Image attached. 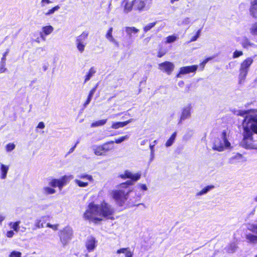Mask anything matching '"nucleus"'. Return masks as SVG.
Returning <instances> with one entry per match:
<instances>
[{
  "instance_id": "obj_64",
  "label": "nucleus",
  "mask_w": 257,
  "mask_h": 257,
  "mask_svg": "<svg viewBox=\"0 0 257 257\" xmlns=\"http://www.w3.org/2000/svg\"><path fill=\"white\" fill-rule=\"evenodd\" d=\"M190 22V19L189 18H186L185 19L183 23H185V24H188Z\"/></svg>"
},
{
  "instance_id": "obj_48",
  "label": "nucleus",
  "mask_w": 257,
  "mask_h": 257,
  "mask_svg": "<svg viewBox=\"0 0 257 257\" xmlns=\"http://www.w3.org/2000/svg\"><path fill=\"white\" fill-rule=\"evenodd\" d=\"M35 226L38 228H43L44 225L41 219H37L35 222Z\"/></svg>"
},
{
  "instance_id": "obj_52",
  "label": "nucleus",
  "mask_w": 257,
  "mask_h": 257,
  "mask_svg": "<svg viewBox=\"0 0 257 257\" xmlns=\"http://www.w3.org/2000/svg\"><path fill=\"white\" fill-rule=\"evenodd\" d=\"M9 53V50H7V51L4 54L2 58L1 63L3 64V65H5V62L6 60V56Z\"/></svg>"
},
{
  "instance_id": "obj_45",
  "label": "nucleus",
  "mask_w": 257,
  "mask_h": 257,
  "mask_svg": "<svg viewBox=\"0 0 257 257\" xmlns=\"http://www.w3.org/2000/svg\"><path fill=\"white\" fill-rule=\"evenodd\" d=\"M15 145L14 143H9L6 147L7 152H11L15 148Z\"/></svg>"
},
{
  "instance_id": "obj_31",
  "label": "nucleus",
  "mask_w": 257,
  "mask_h": 257,
  "mask_svg": "<svg viewBox=\"0 0 257 257\" xmlns=\"http://www.w3.org/2000/svg\"><path fill=\"white\" fill-rule=\"evenodd\" d=\"M43 191L46 195L53 194L55 193L56 190L49 187H45L43 188Z\"/></svg>"
},
{
  "instance_id": "obj_7",
  "label": "nucleus",
  "mask_w": 257,
  "mask_h": 257,
  "mask_svg": "<svg viewBox=\"0 0 257 257\" xmlns=\"http://www.w3.org/2000/svg\"><path fill=\"white\" fill-rule=\"evenodd\" d=\"M88 36V33L85 31L76 38L75 45L77 50L80 53H82L84 51L85 46L87 44L86 41Z\"/></svg>"
},
{
  "instance_id": "obj_21",
  "label": "nucleus",
  "mask_w": 257,
  "mask_h": 257,
  "mask_svg": "<svg viewBox=\"0 0 257 257\" xmlns=\"http://www.w3.org/2000/svg\"><path fill=\"white\" fill-rule=\"evenodd\" d=\"M214 188V186L213 185H209L205 187L204 188H203L201 191L198 192L196 194V196H200L206 194L210 190Z\"/></svg>"
},
{
  "instance_id": "obj_20",
  "label": "nucleus",
  "mask_w": 257,
  "mask_h": 257,
  "mask_svg": "<svg viewBox=\"0 0 257 257\" xmlns=\"http://www.w3.org/2000/svg\"><path fill=\"white\" fill-rule=\"evenodd\" d=\"M117 254L124 253L125 257H133V253L128 248H121L116 251Z\"/></svg>"
},
{
  "instance_id": "obj_26",
  "label": "nucleus",
  "mask_w": 257,
  "mask_h": 257,
  "mask_svg": "<svg viewBox=\"0 0 257 257\" xmlns=\"http://www.w3.org/2000/svg\"><path fill=\"white\" fill-rule=\"evenodd\" d=\"M176 135H177V133L176 132H174L172 135V136H171V137L169 138V139L166 142V144H165V146L167 147H170L172 145V144L174 143L175 140V138H176Z\"/></svg>"
},
{
  "instance_id": "obj_59",
  "label": "nucleus",
  "mask_w": 257,
  "mask_h": 257,
  "mask_svg": "<svg viewBox=\"0 0 257 257\" xmlns=\"http://www.w3.org/2000/svg\"><path fill=\"white\" fill-rule=\"evenodd\" d=\"M78 143V142H77L76 143V144L74 145V147H72V148L69 150V152H68V154H70V153H72V152L74 151V149H75V147H76V145H77V144Z\"/></svg>"
},
{
  "instance_id": "obj_47",
  "label": "nucleus",
  "mask_w": 257,
  "mask_h": 257,
  "mask_svg": "<svg viewBox=\"0 0 257 257\" xmlns=\"http://www.w3.org/2000/svg\"><path fill=\"white\" fill-rule=\"evenodd\" d=\"M248 229L250 231H251L254 233H257V224L250 225L248 226Z\"/></svg>"
},
{
  "instance_id": "obj_23",
  "label": "nucleus",
  "mask_w": 257,
  "mask_h": 257,
  "mask_svg": "<svg viewBox=\"0 0 257 257\" xmlns=\"http://www.w3.org/2000/svg\"><path fill=\"white\" fill-rule=\"evenodd\" d=\"M107 122V119H101L95 122H92L91 124V127H95L104 125Z\"/></svg>"
},
{
  "instance_id": "obj_46",
  "label": "nucleus",
  "mask_w": 257,
  "mask_h": 257,
  "mask_svg": "<svg viewBox=\"0 0 257 257\" xmlns=\"http://www.w3.org/2000/svg\"><path fill=\"white\" fill-rule=\"evenodd\" d=\"M110 42L112 43L114 46H115L117 48H118L119 47V43L118 41H117L114 37L111 38V39H109L108 40Z\"/></svg>"
},
{
  "instance_id": "obj_11",
  "label": "nucleus",
  "mask_w": 257,
  "mask_h": 257,
  "mask_svg": "<svg viewBox=\"0 0 257 257\" xmlns=\"http://www.w3.org/2000/svg\"><path fill=\"white\" fill-rule=\"evenodd\" d=\"M134 10L139 11H143L148 10L150 7L147 5V0H134Z\"/></svg>"
},
{
  "instance_id": "obj_60",
  "label": "nucleus",
  "mask_w": 257,
  "mask_h": 257,
  "mask_svg": "<svg viewBox=\"0 0 257 257\" xmlns=\"http://www.w3.org/2000/svg\"><path fill=\"white\" fill-rule=\"evenodd\" d=\"M40 37L42 38V39L43 41H45V40H46L45 36L46 35H45V34L42 32H40Z\"/></svg>"
},
{
  "instance_id": "obj_29",
  "label": "nucleus",
  "mask_w": 257,
  "mask_h": 257,
  "mask_svg": "<svg viewBox=\"0 0 257 257\" xmlns=\"http://www.w3.org/2000/svg\"><path fill=\"white\" fill-rule=\"evenodd\" d=\"M246 238L249 242L253 243H257V236L249 233L246 235Z\"/></svg>"
},
{
  "instance_id": "obj_38",
  "label": "nucleus",
  "mask_w": 257,
  "mask_h": 257,
  "mask_svg": "<svg viewBox=\"0 0 257 257\" xmlns=\"http://www.w3.org/2000/svg\"><path fill=\"white\" fill-rule=\"evenodd\" d=\"M177 39V37L176 35H173L169 36L166 38V43H171L175 42Z\"/></svg>"
},
{
  "instance_id": "obj_37",
  "label": "nucleus",
  "mask_w": 257,
  "mask_h": 257,
  "mask_svg": "<svg viewBox=\"0 0 257 257\" xmlns=\"http://www.w3.org/2000/svg\"><path fill=\"white\" fill-rule=\"evenodd\" d=\"M74 181L75 183L80 187H85L88 185L87 182H83L78 179H75Z\"/></svg>"
},
{
  "instance_id": "obj_2",
  "label": "nucleus",
  "mask_w": 257,
  "mask_h": 257,
  "mask_svg": "<svg viewBox=\"0 0 257 257\" xmlns=\"http://www.w3.org/2000/svg\"><path fill=\"white\" fill-rule=\"evenodd\" d=\"M114 209L110 205L103 203L100 205L90 203L83 214V217L86 220H89L94 222L101 221L103 218H111Z\"/></svg>"
},
{
  "instance_id": "obj_22",
  "label": "nucleus",
  "mask_w": 257,
  "mask_h": 257,
  "mask_svg": "<svg viewBox=\"0 0 257 257\" xmlns=\"http://www.w3.org/2000/svg\"><path fill=\"white\" fill-rule=\"evenodd\" d=\"M133 7L134 8L133 1L132 2H126L125 5L124 6V13H127L131 12L132 10Z\"/></svg>"
},
{
  "instance_id": "obj_17",
  "label": "nucleus",
  "mask_w": 257,
  "mask_h": 257,
  "mask_svg": "<svg viewBox=\"0 0 257 257\" xmlns=\"http://www.w3.org/2000/svg\"><path fill=\"white\" fill-rule=\"evenodd\" d=\"M9 170V165H4V164L1 163L0 178L1 179L4 180L7 178V174H8Z\"/></svg>"
},
{
  "instance_id": "obj_62",
  "label": "nucleus",
  "mask_w": 257,
  "mask_h": 257,
  "mask_svg": "<svg viewBox=\"0 0 257 257\" xmlns=\"http://www.w3.org/2000/svg\"><path fill=\"white\" fill-rule=\"evenodd\" d=\"M154 158V152H151V158L150 159V162H151Z\"/></svg>"
},
{
  "instance_id": "obj_16",
  "label": "nucleus",
  "mask_w": 257,
  "mask_h": 257,
  "mask_svg": "<svg viewBox=\"0 0 257 257\" xmlns=\"http://www.w3.org/2000/svg\"><path fill=\"white\" fill-rule=\"evenodd\" d=\"M133 119H130L123 122H112L111 127L113 129H118L120 127H123L126 125L127 124L133 121Z\"/></svg>"
},
{
  "instance_id": "obj_33",
  "label": "nucleus",
  "mask_w": 257,
  "mask_h": 257,
  "mask_svg": "<svg viewBox=\"0 0 257 257\" xmlns=\"http://www.w3.org/2000/svg\"><path fill=\"white\" fill-rule=\"evenodd\" d=\"M20 221H18L15 222H11L9 224V225L11 226L12 228H13L15 231L18 232L19 230V225L20 224Z\"/></svg>"
},
{
  "instance_id": "obj_19",
  "label": "nucleus",
  "mask_w": 257,
  "mask_h": 257,
  "mask_svg": "<svg viewBox=\"0 0 257 257\" xmlns=\"http://www.w3.org/2000/svg\"><path fill=\"white\" fill-rule=\"evenodd\" d=\"M125 32L129 38L133 36V34H136L139 32V30L134 27H125Z\"/></svg>"
},
{
  "instance_id": "obj_44",
  "label": "nucleus",
  "mask_w": 257,
  "mask_h": 257,
  "mask_svg": "<svg viewBox=\"0 0 257 257\" xmlns=\"http://www.w3.org/2000/svg\"><path fill=\"white\" fill-rule=\"evenodd\" d=\"M128 138H129L128 136L126 135V136L121 137L119 139H115V140L114 142L116 143V144H120L121 142L124 141L125 140H127Z\"/></svg>"
},
{
  "instance_id": "obj_24",
  "label": "nucleus",
  "mask_w": 257,
  "mask_h": 257,
  "mask_svg": "<svg viewBox=\"0 0 257 257\" xmlns=\"http://www.w3.org/2000/svg\"><path fill=\"white\" fill-rule=\"evenodd\" d=\"M242 156L240 154H236L229 159L231 163H234L237 162H240L242 159Z\"/></svg>"
},
{
  "instance_id": "obj_30",
  "label": "nucleus",
  "mask_w": 257,
  "mask_h": 257,
  "mask_svg": "<svg viewBox=\"0 0 257 257\" xmlns=\"http://www.w3.org/2000/svg\"><path fill=\"white\" fill-rule=\"evenodd\" d=\"M242 46L244 48H248L249 46L254 47L255 45L251 43L247 39L245 38L241 43Z\"/></svg>"
},
{
  "instance_id": "obj_12",
  "label": "nucleus",
  "mask_w": 257,
  "mask_h": 257,
  "mask_svg": "<svg viewBox=\"0 0 257 257\" xmlns=\"http://www.w3.org/2000/svg\"><path fill=\"white\" fill-rule=\"evenodd\" d=\"M141 174L140 173L133 174L132 172L128 170L124 171L123 174H120L119 177L122 179L130 178L132 181H137L141 178Z\"/></svg>"
},
{
  "instance_id": "obj_27",
  "label": "nucleus",
  "mask_w": 257,
  "mask_h": 257,
  "mask_svg": "<svg viewBox=\"0 0 257 257\" xmlns=\"http://www.w3.org/2000/svg\"><path fill=\"white\" fill-rule=\"evenodd\" d=\"M96 71L93 67H91L88 71L87 74L85 76L84 82L88 81L95 73Z\"/></svg>"
},
{
  "instance_id": "obj_18",
  "label": "nucleus",
  "mask_w": 257,
  "mask_h": 257,
  "mask_svg": "<svg viewBox=\"0 0 257 257\" xmlns=\"http://www.w3.org/2000/svg\"><path fill=\"white\" fill-rule=\"evenodd\" d=\"M250 13L251 15L256 18V14L257 13V0H251L250 1Z\"/></svg>"
},
{
  "instance_id": "obj_49",
  "label": "nucleus",
  "mask_w": 257,
  "mask_h": 257,
  "mask_svg": "<svg viewBox=\"0 0 257 257\" xmlns=\"http://www.w3.org/2000/svg\"><path fill=\"white\" fill-rule=\"evenodd\" d=\"M46 226L47 227L52 228L53 230H57L58 229L59 224H56L52 225V224H50V223H48L46 225Z\"/></svg>"
},
{
  "instance_id": "obj_53",
  "label": "nucleus",
  "mask_w": 257,
  "mask_h": 257,
  "mask_svg": "<svg viewBox=\"0 0 257 257\" xmlns=\"http://www.w3.org/2000/svg\"><path fill=\"white\" fill-rule=\"evenodd\" d=\"M14 235V232L13 230H10L7 233V236L8 237L11 238Z\"/></svg>"
},
{
  "instance_id": "obj_28",
  "label": "nucleus",
  "mask_w": 257,
  "mask_h": 257,
  "mask_svg": "<svg viewBox=\"0 0 257 257\" xmlns=\"http://www.w3.org/2000/svg\"><path fill=\"white\" fill-rule=\"evenodd\" d=\"M96 87L93 88L90 91L87 99L84 104V106L85 107H86L90 103V102L92 99V97L96 91Z\"/></svg>"
},
{
  "instance_id": "obj_6",
  "label": "nucleus",
  "mask_w": 257,
  "mask_h": 257,
  "mask_svg": "<svg viewBox=\"0 0 257 257\" xmlns=\"http://www.w3.org/2000/svg\"><path fill=\"white\" fill-rule=\"evenodd\" d=\"M73 236V230L69 226H66L62 230L60 231L59 236L60 241L63 246L67 245L71 240Z\"/></svg>"
},
{
  "instance_id": "obj_5",
  "label": "nucleus",
  "mask_w": 257,
  "mask_h": 257,
  "mask_svg": "<svg viewBox=\"0 0 257 257\" xmlns=\"http://www.w3.org/2000/svg\"><path fill=\"white\" fill-rule=\"evenodd\" d=\"M253 59L248 57L245 59L241 64L239 68V74L238 76L239 82L241 83L244 81L249 71V67L253 63Z\"/></svg>"
},
{
  "instance_id": "obj_54",
  "label": "nucleus",
  "mask_w": 257,
  "mask_h": 257,
  "mask_svg": "<svg viewBox=\"0 0 257 257\" xmlns=\"http://www.w3.org/2000/svg\"><path fill=\"white\" fill-rule=\"evenodd\" d=\"M140 188L144 191L147 190L148 188L145 184H140L139 185Z\"/></svg>"
},
{
  "instance_id": "obj_4",
  "label": "nucleus",
  "mask_w": 257,
  "mask_h": 257,
  "mask_svg": "<svg viewBox=\"0 0 257 257\" xmlns=\"http://www.w3.org/2000/svg\"><path fill=\"white\" fill-rule=\"evenodd\" d=\"M229 131L227 129L223 130L219 137L216 138L213 144L212 149L218 152H222L231 148V144L228 141Z\"/></svg>"
},
{
  "instance_id": "obj_57",
  "label": "nucleus",
  "mask_w": 257,
  "mask_h": 257,
  "mask_svg": "<svg viewBox=\"0 0 257 257\" xmlns=\"http://www.w3.org/2000/svg\"><path fill=\"white\" fill-rule=\"evenodd\" d=\"M41 3L42 6L44 7V6H45V4H48L51 3V2L50 0H42Z\"/></svg>"
},
{
  "instance_id": "obj_34",
  "label": "nucleus",
  "mask_w": 257,
  "mask_h": 257,
  "mask_svg": "<svg viewBox=\"0 0 257 257\" xmlns=\"http://www.w3.org/2000/svg\"><path fill=\"white\" fill-rule=\"evenodd\" d=\"M60 8V7L59 6H56L48 10L47 12L45 13V15L46 16H50L53 14L56 11H57L58 10H59Z\"/></svg>"
},
{
  "instance_id": "obj_42",
  "label": "nucleus",
  "mask_w": 257,
  "mask_h": 257,
  "mask_svg": "<svg viewBox=\"0 0 257 257\" xmlns=\"http://www.w3.org/2000/svg\"><path fill=\"white\" fill-rule=\"evenodd\" d=\"M49 184L53 187H59V182L58 179H53L49 183Z\"/></svg>"
},
{
  "instance_id": "obj_40",
  "label": "nucleus",
  "mask_w": 257,
  "mask_h": 257,
  "mask_svg": "<svg viewBox=\"0 0 257 257\" xmlns=\"http://www.w3.org/2000/svg\"><path fill=\"white\" fill-rule=\"evenodd\" d=\"M112 32H113V28L110 27L107 31L106 35H105V38L106 39L108 40L109 39H111V38H113V36L112 35Z\"/></svg>"
},
{
  "instance_id": "obj_25",
  "label": "nucleus",
  "mask_w": 257,
  "mask_h": 257,
  "mask_svg": "<svg viewBox=\"0 0 257 257\" xmlns=\"http://www.w3.org/2000/svg\"><path fill=\"white\" fill-rule=\"evenodd\" d=\"M42 33H43L45 35H48L50 34L54 30V28L52 26H46L42 27Z\"/></svg>"
},
{
  "instance_id": "obj_32",
  "label": "nucleus",
  "mask_w": 257,
  "mask_h": 257,
  "mask_svg": "<svg viewBox=\"0 0 257 257\" xmlns=\"http://www.w3.org/2000/svg\"><path fill=\"white\" fill-rule=\"evenodd\" d=\"M237 248V246L236 243L233 242L229 245V246L226 248V250L229 253H233L235 251Z\"/></svg>"
},
{
  "instance_id": "obj_56",
  "label": "nucleus",
  "mask_w": 257,
  "mask_h": 257,
  "mask_svg": "<svg viewBox=\"0 0 257 257\" xmlns=\"http://www.w3.org/2000/svg\"><path fill=\"white\" fill-rule=\"evenodd\" d=\"M157 143V141H154L153 142V144H150V148L151 150V152H154V147Z\"/></svg>"
},
{
  "instance_id": "obj_36",
  "label": "nucleus",
  "mask_w": 257,
  "mask_h": 257,
  "mask_svg": "<svg viewBox=\"0 0 257 257\" xmlns=\"http://www.w3.org/2000/svg\"><path fill=\"white\" fill-rule=\"evenodd\" d=\"M78 177L80 179L87 180L90 182L93 181L92 176L91 175H88V174H81V175H79Z\"/></svg>"
},
{
  "instance_id": "obj_35",
  "label": "nucleus",
  "mask_w": 257,
  "mask_h": 257,
  "mask_svg": "<svg viewBox=\"0 0 257 257\" xmlns=\"http://www.w3.org/2000/svg\"><path fill=\"white\" fill-rule=\"evenodd\" d=\"M249 32L252 35H257V22L251 25L249 28Z\"/></svg>"
},
{
  "instance_id": "obj_61",
  "label": "nucleus",
  "mask_w": 257,
  "mask_h": 257,
  "mask_svg": "<svg viewBox=\"0 0 257 257\" xmlns=\"http://www.w3.org/2000/svg\"><path fill=\"white\" fill-rule=\"evenodd\" d=\"M165 54V52H158V57H159V58H161L162 57H163L164 55Z\"/></svg>"
},
{
  "instance_id": "obj_10",
  "label": "nucleus",
  "mask_w": 257,
  "mask_h": 257,
  "mask_svg": "<svg viewBox=\"0 0 257 257\" xmlns=\"http://www.w3.org/2000/svg\"><path fill=\"white\" fill-rule=\"evenodd\" d=\"M191 109L192 106L190 104L187 105L182 108L181 114L178 122L179 124H181L183 121L186 119L189 118L191 117Z\"/></svg>"
},
{
  "instance_id": "obj_41",
  "label": "nucleus",
  "mask_w": 257,
  "mask_h": 257,
  "mask_svg": "<svg viewBox=\"0 0 257 257\" xmlns=\"http://www.w3.org/2000/svg\"><path fill=\"white\" fill-rule=\"evenodd\" d=\"M156 24V22H154V23H149L147 25H146L144 28V31L145 32H148V31H149L151 29H152L153 27H154Z\"/></svg>"
},
{
  "instance_id": "obj_9",
  "label": "nucleus",
  "mask_w": 257,
  "mask_h": 257,
  "mask_svg": "<svg viewBox=\"0 0 257 257\" xmlns=\"http://www.w3.org/2000/svg\"><path fill=\"white\" fill-rule=\"evenodd\" d=\"M114 141H110L107 142L102 145L96 147L95 148L93 149L94 153L95 155L97 156H102L104 155L105 154L108 152L110 149L108 147V145L109 144H113Z\"/></svg>"
},
{
  "instance_id": "obj_63",
  "label": "nucleus",
  "mask_w": 257,
  "mask_h": 257,
  "mask_svg": "<svg viewBox=\"0 0 257 257\" xmlns=\"http://www.w3.org/2000/svg\"><path fill=\"white\" fill-rule=\"evenodd\" d=\"M1 66H1V68H0V71H1V72H4L6 71V68H4V66H5V65H4V66H3V64H2V63H1Z\"/></svg>"
},
{
  "instance_id": "obj_15",
  "label": "nucleus",
  "mask_w": 257,
  "mask_h": 257,
  "mask_svg": "<svg viewBox=\"0 0 257 257\" xmlns=\"http://www.w3.org/2000/svg\"><path fill=\"white\" fill-rule=\"evenodd\" d=\"M73 178L72 175L63 176L60 179H58L59 182V188L60 190H61L63 187L70 180Z\"/></svg>"
},
{
  "instance_id": "obj_14",
  "label": "nucleus",
  "mask_w": 257,
  "mask_h": 257,
  "mask_svg": "<svg viewBox=\"0 0 257 257\" xmlns=\"http://www.w3.org/2000/svg\"><path fill=\"white\" fill-rule=\"evenodd\" d=\"M97 240L92 236H88L85 242V246L89 251H92L97 246Z\"/></svg>"
},
{
  "instance_id": "obj_8",
  "label": "nucleus",
  "mask_w": 257,
  "mask_h": 257,
  "mask_svg": "<svg viewBox=\"0 0 257 257\" xmlns=\"http://www.w3.org/2000/svg\"><path fill=\"white\" fill-rule=\"evenodd\" d=\"M174 67V64L169 61H165L158 65V69L168 75H170L172 73Z\"/></svg>"
},
{
  "instance_id": "obj_1",
  "label": "nucleus",
  "mask_w": 257,
  "mask_h": 257,
  "mask_svg": "<svg viewBox=\"0 0 257 257\" xmlns=\"http://www.w3.org/2000/svg\"><path fill=\"white\" fill-rule=\"evenodd\" d=\"M237 114L244 117L241 146L247 149H257V140L253 137V135L257 134V109L239 110Z\"/></svg>"
},
{
  "instance_id": "obj_50",
  "label": "nucleus",
  "mask_w": 257,
  "mask_h": 257,
  "mask_svg": "<svg viewBox=\"0 0 257 257\" xmlns=\"http://www.w3.org/2000/svg\"><path fill=\"white\" fill-rule=\"evenodd\" d=\"M200 33H201V30H198L197 32L196 35L192 38V39L190 40L189 42H192L196 41L197 40V39L199 37V36L200 35Z\"/></svg>"
},
{
  "instance_id": "obj_13",
  "label": "nucleus",
  "mask_w": 257,
  "mask_h": 257,
  "mask_svg": "<svg viewBox=\"0 0 257 257\" xmlns=\"http://www.w3.org/2000/svg\"><path fill=\"white\" fill-rule=\"evenodd\" d=\"M197 68V65L182 67L180 69L179 73L177 75V77H181V75L187 74L191 72H195Z\"/></svg>"
},
{
  "instance_id": "obj_55",
  "label": "nucleus",
  "mask_w": 257,
  "mask_h": 257,
  "mask_svg": "<svg viewBox=\"0 0 257 257\" xmlns=\"http://www.w3.org/2000/svg\"><path fill=\"white\" fill-rule=\"evenodd\" d=\"M211 58H207L202 62V63L201 64V65L202 67V69L204 68L205 65L207 63V62L209 60H211Z\"/></svg>"
},
{
  "instance_id": "obj_39",
  "label": "nucleus",
  "mask_w": 257,
  "mask_h": 257,
  "mask_svg": "<svg viewBox=\"0 0 257 257\" xmlns=\"http://www.w3.org/2000/svg\"><path fill=\"white\" fill-rule=\"evenodd\" d=\"M193 134V131L190 130L185 134L183 137V139L185 141H187L190 139Z\"/></svg>"
},
{
  "instance_id": "obj_51",
  "label": "nucleus",
  "mask_w": 257,
  "mask_h": 257,
  "mask_svg": "<svg viewBox=\"0 0 257 257\" xmlns=\"http://www.w3.org/2000/svg\"><path fill=\"white\" fill-rule=\"evenodd\" d=\"M243 55V53L241 51H235L233 52V58H236Z\"/></svg>"
},
{
  "instance_id": "obj_58",
  "label": "nucleus",
  "mask_w": 257,
  "mask_h": 257,
  "mask_svg": "<svg viewBox=\"0 0 257 257\" xmlns=\"http://www.w3.org/2000/svg\"><path fill=\"white\" fill-rule=\"evenodd\" d=\"M45 124L43 122H40L39 123V124L37 126V128L43 129L45 127Z\"/></svg>"
},
{
  "instance_id": "obj_3",
  "label": "nucleus",
  "mask_w": 257,
  "mask_h": 257,
  "mask_svg": "<svg viewBox=\"0 0 257 257\" xmlns=\"http://www.w3.org/2000/svg\"><path fill=\"white\" fill-rule=\"evenodd\" d=\"M132 185H133L132 181H127L119 184L118 189L112 192L113 198L119 205H122L127 200V195L132 191L128 187Z\"/></svg>"
},
{
  "instance_id": "obj_43",
  "label": "nucleus",
  "mask_w": 257,
  "mask_h": 257,
  "mask_svg": "<svg viewBox=\"0 0 257 257\" xmlns=\"http://www.w3.org/2000/svg\"><path fill=\"white\" fill-rule=\"evenodd\" d=\"M9 257H22V253L18 251H13L9 254Z\"/></svg>"
}]
</instances>
